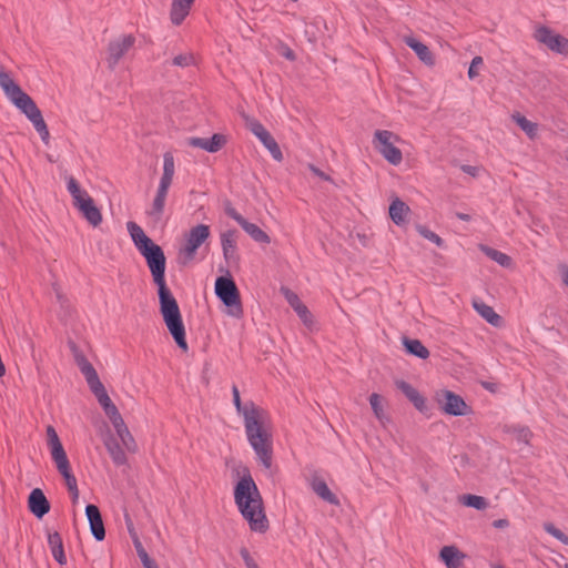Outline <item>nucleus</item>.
I'll list each match as a JSON object with an SVG mask.
<instances>
[{
	"label": "nucleus",
	"mask_w": 568,
	"mask_h": 568,
	"mask_svg": "<svg viewBox=\"0 0 568 568\" xmlns=\"http://www.w3.org/2000/svg\"><path fill=\"white\" fill-rule=\"evenodd\" d=\"M126 229L136 250L145 258L153 282L158 286L160 313L164 324L176 345L183 352H187L189 345L180 307L165 282L166 258L164 252L135 222H128Z\"/></svg>",
	"instance_id": "f257e3e1"
},
{
	"label": "nucleus",
	"mask_w": 568,
	"mask_h": 568,
	"mask_svg": "<svg viewBox=\"0 0 568 568\" xmlns=\"http://www.w3.org/2000/svg\"><path fill=\"white\" fill-rule=\"evenodd\" d=\"M233 404L242 416L247 442L257 462L267 470L273 464V434L268 413L252 400L241 402L239 388L232 387Z\"/></svg>",
	"instance_id": "f03ea898"
},
{
	"label": "nucleus",
	"mask_w": 568,
	"mask_h": 568,
	"mask_svg": "<svg viewBox=\"0 0 568 568\" xmlns=\"http://www.w3.org/2000/svg\"><path fill=\"white\" fill-rule=\"evenodd\" d=\"M69 347L73 355L75 364L78 365L79 369L81 371L88 383L90 390L93 393L100 406L102 407L105 416L111 422L123 447L131 453H135L138 449L135 439L130 433L118 407L110 398L104 385L99 378L95 368L88 361L83 352L74 342H69Z\"/></svg>",
	"instance_id": "7ed1b4c3"
},
{
	"label": "nucleus",
	"mask_w": 568,
	"mask_h": 568,
	"mask_svg": "<svg viewBox=\"0 0 568 568\" xmlns=\"http://www.w3.org/2000/svg\"><path fill=\"white\" fill-rule=\"evenodd\" d=\"M240 478L234 486V503L254 532H265L268 520L262 495L246 466L241 467Z\"/></svg>",
	"instance_id": "20e7f679"
},
{
	"label": "nucleus",
	"mask_w": 568,
	"mask_h": 568,
	"mask_svg": "<svg viewBox=\"0 0 568 568\" xmlns=\"http://www.w3.org/2000/svg\"><path fill=\"white\" fill-rule=\"evenodd\" d=\"M0 88L6 98L14 105L33 125L44 145L50 143V132L43 119L41 110L33 99L24 92L12 75L0 68Z\"/></svg>",
	"instance_id": "39448f33"
},
{
	"label": "nucleus",
	"mask_w": 568,
	"mask_h": 568,
	"mask_svg": "<svg viewBox=\"0 0 568 568\" xmlns=\"http://www.w3.org/2000/svg\"><path fill=\"white\" fill-rule=\"evenodd\" d=\"M67 190L72 197L73 206L81 213L83 219L93 227L102 223V213L95 205L94 200L83 190L73 176L67 178Z\"/></svg>",
	"instance_id": "423d86ee"
},
{
	"label": "nucleus",
	"mask_w": 568,
	"mask_h": 568,
	"mask_svg": "<svg viewBox=\"0 0 568 568\" xmlns=\"http://www.w3.org/2000/svg\"><path fill=\"white\" fill-rule=\"evenodd\" d=\"M175 174V161L172 153L168 152L163 155V171L156 189V193L152 201L151 207L148 211V215L154 221H160L163 215L165 201L169 193V189L173 182Z\"/></svg>",
	"instance_id": "0eeeda50"
},
{
	"label": "nucleus",
	"mask_w": 568,
	"mask_h": 568,
	"mask_svg": "<svg viewBox=\"0 0 568 568\" xmlns=\"http://www.w3.org/2000/svg\"><path fill=\"white\" fill-rule=\"evenodd\" d=\"M47 437L51 457L58 471L63 477L68 490H75V488H78L77 478L71 471V466L67 453L53 426L47 427Z\"/></svg>",
	"instance_id": "6e6552de"
},
{
	"label": "nucleus",
	"mask_w": 568,
	"mask_h": 568,
	"mask_svg": "<svg viewBox=\"0 0 568 568\" xmlns=\"http://www.w3.org/2000/svg\"><path fill=\"white\" fill-rule=\"evenodd\" d=\"M402 138L390 130H375L372 138L374 149L390 165L398 166L403 162V152L397 146Z\"/></svg>",
	"instance_id": "1a4fd4ad"
},
{
	"label": "nucleus",
	"mask_w": 568,
	"mask_h": 568,
	"mask_svg": "<svg viewBox=\"0 0 568 568\" xmlns=\"http://www.w3.org/2000/svg\"><path fill=\"white\" fill-rule=\"evenodd\" d=\"M211 235L210 226L206 224H196L184 234V243L179 248V261L186 265L191 263L196 255L197 250L207 241Z\"/></svg>",
	"instance_id": "9d476101"
},
{
	"label": "nucleus",
	"mask_w": 568,
	"mask_h": 568,
	"mask_svg": "<svg viewBox=\"0 0 568 568\" xmlns=\"http://www.w3.org/2000/svg\"><path fill=\"white\" fill-rule=\"evenodd\" d=\"M215 294L227 307V314L235 318L243 315L240 293L231 277L221 276L215 281Z\"/></svg>",
	"instance_id": "9b49d317"
},
{
	"label": "nucleus",
	"mask_w": 568,
	"mask_h": 568,
	"mask_svg": "<svg viewBox=\"0 0 568 568\" xmlns=\"http://www.w3.org/2000/svg\"><path fill=\"white\" fill-rule=\"evenodd\" d=\"M434 400L439 409L449 416H465L471 412L470 406L464 398L449 389L437 390L434 395Z\"/></svg>",
	"instance_id": "f8f14e48"
},
{
	"label": "nucleus",
	"mask_w": 568,
	"mask_h": 568,
	"mask_svg": "<svg viewBox=\"0 0 568 568\" xmlns=\"http://www.w3.org/2000/svg\"><path fill=\"white\" fill-rule=\"evenodd\" d=\"M243 119L246 129L260 140L264 148L271 153L272 158L277 162H282L283 153L280 145L265 126L255 118L244 115Z\"/></svg>",
	"instance_id": "ddd939ff"
},
{
	"label": "nucleus",
	"mask_w": 568,
	"mask_h": 568,
	"mask_svg": "<svg viewBox=\"0 0 568 568\" xmlns=\"http://www.w3.org/2000/svg\"><path fill=\"white\" fill-rule=\"evenodd\" d=\"M243 119L246 129L260 140L264 148L271 153L272 158L277 162H282L283 153L280 145L265 126L255 118L244 115Z\"/></svg>",
	"instance_id": "4468645a"
},
{
	"label": "nucleus",
	"mask_w": 568,
	"mask_h": 568,
	"mask_svg": "<svg viewBox=\"0 0 568 568\" xmlns=\"http://www.w3.org/2000/svg\"><path fill=\"white\" fill-rule=\"evenodd\" d=\"M243 119L246 129L260 140L264 148L271 153L272 158L277 162H282L283 153L280 145L265 126L255 118L244 115Z\"/></svg>",
	"instance_id": "2eb2a0df"
},
{
	"label": "nucleus",
	"mask_w": 568,
	"mask_h": 568,
	"mask_svg": "<svg viewBox=\"0 0 568 568\" xmlns=\"http://www.w3.org/2000/svg\"><path fill=\"white\" fill-rule=\"evenodd\" d=\"M535 40L545 45L549 51L568 55V38L555 32L546 26H539L534 32Z\"/></svg>",
	"instance_id": "dca6fc26"
},
{
	"label": "nucleus",
	"mask_w": 568,
	"mask_h": 568,
	"mask_svg": "<svg viewBox=\"0 0 568 568\" xmlns=\"http://www.w3.org/2000/svg\"><path fill=\"white\" fill-rule=\"evenodd\" d=\"M134 43L135 37L132 34H121L110 41L106 50V62L109 68L114 69Z\"/></svg>",
	"instance_id": "f3484780"
},
{
	"label": "nucleus",
	"mask_w": 568,
	"mask_h": 568,
	"mask_svg": "<svg viewBox=\"0 0 568 568\" xmlns=\"http://www.w3.org/2000/svg\"><path fill=\"white\" fill-rule=\"evenodd\" d=\"M221 246L225 262L229 265L237 264L240 257L236 246V232L234 230H227L221 234Z\"/></svg>",
	"instance_id": "a211bd4d"
},
{
	"label": "nucleus",
	"mask_w": 568,
	"mask_h": 568,
	"mask_svg": "<svg viewBox=\"0 0 568 568\" xmlns=\"http://www.w3.org/2000/svg\"><path fill=\"white\" fill-rule=\"evenodd\" d=\"M438 557L446 568H460L467 556L457 546L446 545L440 548Z\"/></svg>",
	"instance_id": "6ab92c4d"
},
{
	"label": "nucleus",
	"mask_w": 568,
	"mask_h": 568,
	"mask_svg": "<svg viewBox=\"0 0 568 568\" xmlns=\"http://www.w3.org/2000/svg\"><path fill=\"white\" fill-rule=\"evenodd\" d=\"M29 510L37 517L42 518L50 510V504L40 488L31 490L28 498Z\"/></svg>",
	"instance_id": "aec40b11"
},
{
	"label": "nucleus",
	"mask_w": 568,
	"mask_h": 568,
	"mask_svg": "<svg viewBox=\"0 0 568 568\" xmlns=\"http://www.w3.org/2000/svg\"><path fill=\"white\" fill-rule=\"evenodd\" d=\"M85 515L93 537L98 541L103 540L105 537V529L99 508L95 505H88L85 507Z\"/></svg>",
	"instance_id": "412c9836"
},
{
	"label": "nucleus",
	"mask_w": 568,
	"mask_h": 568,
	"mask_svg": "<svg viewBox=\"0 0 568 568\" xmlns=\"http://www.w3.org/2000/svg\"><path fill=\"white\" fill-rule=\"evenodd\" d=\"M195 0H172L170 21L173 26H181L191 12Z\"/></svg>",
	"instance_id": "4be33fe9"
},
{
	"label": "nucleus",
	"mask_w": 568,
	"mask_h": 568,
	"mask_svg": "<svg viewBox=\"0 0 568 568\" xmlns=\"http://www.w3.org/2000/svg\"><path fill=\"white\" fill-rule=\"evenodd\" d=\"M395 385L417 410L422 413L426 410V399L415 387L405 381H396Z\"/></svg>",
	"instance_id": "5701e85b"
},
{
	"label": "nucleus",
	"mask_w": 568,
	"mask_h": 568,
	"mask_svg": "<svg viewBox=\"0 0 568 568\" xmlns=\"http://www.w3.org/2000/svg\"><path fill=\"white\" fill-rule=\"evenodd\" d=\"M404 41L424 64L428 67H433L435 64L434 54L425 43L415 37H405Z\"/></svg>",
	"instance_id": "b1692460"
},
{
	"label": "nucleus",
	"mask_w": 568,
	"mask_h": 568,
	"mask_svg": "<svg viewBox=\"0 0 568 568\" xmlns=\"http://www.w3.org/2000/svg\"><path fill=\"white\" fill-rule=\"evenodd\" d=\"M389 217L394 224L404 225L410 214V207L399 197H395L388 209Z\"/></svg>",
	"instance_id": "393cba45"
},
{
	"label": "nucleus",
	"mask_w": 568,
	"mask_h": 568,
	"mask_svg": "<svg viewBox=\"0 0 568 568\" xmlns=\"http://www.w3.org/2000/svg\"><path fill=\"white\" fill-rule=\"evenodd\" d=\"M473 306L476 312L485 318L490 325L499 327L501 325V317L494 311V308L484 302L474 301Z\"/></svg>",
	"instance_id": "a878e982"
},
{
	"label": "nucleus",
	"mask_w": 568,
	"mask_h": 568,
	"mask_svg": "<svg viewBox=\"0 0 568 568\" xmlns=\"http://www.w3.org/2000/svg\"><path fill=\"white\" fill-rule=\"evenodd\" d=\"M511 120L526 133L530 140L538 136V123L528 120L519 112L511 114Z\"/></svg>",
	"instance_id": "bb28decb"
},
{
	"label": "nucleus",
	"mask_w": 568,
	"mask_h": 568,
	"mask_svg": "<svg viewBox=\"0 0 568 568\" xmlns=\"http://www.w3.org/2000/svg\"><path fill=\"white\" fill-rule=\"evenodd\" d=\"M369 405L372 407L374 416L377 418V420L383 426H385L386 424H388L390 422V418H389V416L387 415V413L385 412V408H384L383 397L379 394H377V393L371 394V396H369Z\"/></svg>",
	"instance_id": "cd10ccee"
},
{
	"label": "nucleus",
	"mask_w": 568,
	"mask_h": 568,
	"mask_svg": "<svg viewBox=\"0 0 568 568\" xmlns=\"http://www.w3.org/2000/svg\"><path fill=\"white\" fill-rule=\"evenodd\" d=\"M48 544L53 558L60 564L65 565L67 558L63 550L62 538L58 532H51L48 536Z\"/></svg>",
	"instance_id": "c85d7f7f"
},
{
	"label": "nucleus",
	"mask_w": 568,
	"mask_h": 568,
	"mask_svg": "<svg viewBox=\"0 0 568 568\" xmlns=\"http://www.w3.org/2000/svg\"><path fill=\"white\" fill-rule=\"evenodd\" d=\"M479 250L487 256L489 257L490 260H493L494 262H496L498 265L503 266V267H511L513 265V260L509 255H507L506 253H503L496 248H493L490 246H487V245H484V244H480L479 245Z\"/></svg>",
	"instance_id": "c756f323"
},
{
	"label": "nucleus",
	"mask_w": 568,
	"mask_h": 568,
	"mask_svg": "<svg viewBox=\"0 0 568 568\" xmlns=\"http://www.w3.org/2000/svg\"><path fill=\"white\" fill-rule=\"evenodd\" d=\"M402 343L406 352L418 358L426 359L429 356V351L424 346L419 339L404 337Z\"/></svg>",
	"instance_id": "7c9ffc66"
},
{
	"label": "nucleus",
	"mask_w": 568,
	"mask_h": 568,
	"mask_svg": "<svg viewBox=\"0 0 568 568\" xmlns=\"http://www.w3.org/2000/svg\"><path fill=\"white\" fill-rule=\"evenodd\" d=\"M313 491L323 500L332 505H338L337 497L331 491L327 484L323 479H314L311 483Z\"/></svg>",
	"instance_id": "2f4dec72"
},
{
	"label": "nucleus",
	"mask_w": 568,
	"mask_h": 568,
	"mask_svg": "<svg viewBox=\"0 0 568 568\" xmlns=\"http://www.w3.org/2000/svg\"><path fill=\"white\" fill-rule=\"evenodd\" d=\"M241 227L257 243L270 244L271 237L264 232L258 225L248 222L247 220L241 225Z\"/></svg>",
	"instance_id": "473e14b6"
},
{
	"label": "nucleus",
	"mask_w": 568,
	"mask_h": 568,
	"mask_svg": "<svg viewBox=\"0 0 568 568\" xmlns=\"http://www.w3.org/2000/svg\"><path fill=\"white\" fill-rule=\"evenodd\" d=\"M105 447L115 465L121 466L126 463L125 453L118 443L113 440L105 442Z\"/></svg>",
	"instance_id": "72a5a7b5"
},
{
	"label": "nucleus",
	"mask_w": 568,
	"mask_h": 568,
	"mask_svg": "<svg viewBox=\"0 0 568 568\" xmlns=\"http://www.w3.org/2000/svg\"><path fill=\"white\" fill-rule=\"evenodd\" d=\"M460 503L466 507L475 508L477 510H484L488 507L486 498L478 495H464L460 497Z\"/></svg>",
	"instance_id": "f704fd0d"
},
{
	"label": "nucleus",
	"mask_w": 568,
	"mask_h": 568,
	"mask_svg": "<svg viewBox=\"0 0 568 568\" xmlns=\"http://www.w3.org/2000/svg\"><path fill=\"white\" fill-rule=\"evenodd\" d=\"M195 55L191 51L179 53L172 59V64L178 68H189L195 65Z\"/></svg>",
	"instance_id": "c9c22d12"
},
{
	"label": "nucleus",
	"mask_w": 568,
	"mask_h": 568,
	"mask_svg": "<svg viewBox=\"0 0 568 568\" xmlns=\"http://www.w3.org/2000/svg\"><path fill=\"white\" fill-rule=\"evenodd\" d=\"M416 231L418 232V234L420 236H423L425 240L434 243L438 247H442L444 245L443 239L439 235H437L435 232L429 230L427 226H425L423 224H417Z\"/></svg>",
	"instance_id": "e433bc0d"
},
{
	"label": "nucleus",
	"mask_w": 568,
	"mask_h": 568,
	"mask_svg": "<svg viewBox=\"0 0 568 568\" xmlns=\"http://www.w3.org/2000/svg\"><path fill=\"white\" fill-rule=\"evenodd\" d=\"M509 432L511 433L514 438L519 444L529 445V443L532 438V433L528 427H524V426L513 427V428H510Z\"/></svg>",
	"instance_id": "4c0bfd02"
},
{
	"label": "nucleus",
	"mask_w": 568,
	"mask_h": 568,
	"mask_svg": "<svg viewBox=\"0 0 568 568\" xmlns=\"http://www.w3.org/2000/svg\"><path fill=\"white\" fill-rule=\"evenodd\" d=\"M302 323L310 329L314 331L317 328V323L311 313V311L307 308L306 305L295 311Z\"/></svg>",
	"instance_id": "58836bf2"
},
{
	"label": "nucleus",
	"mask_w": 568,
	"mask_h": 568,
	"mask_svg": "<svg viewBox=\"0 0 568 568\" xmlns=\"http://www.w3.org/2000/svg\"><path fill=\"white\" fill-rule=\"evenodd\" d=\"M227 139L224 134L215 133L209 139V145L206 152L215 153L219 152L226 144Z\"/></svg>",
	"instance_id": "ea45409f"
},
{
	"label": "nucleus",
	"mask_w": 568,
	"mask_h": 568,
	"mask_svg": "<svg viewBox=\"0 0 568 568\" xmlns=\"http://www.w3.org/2000/svg\"><path fill=\"white\" fill-rule=\"evenodd\" d=\"M134 546L138 552L139 558L141 559L144 568H159L158 565L152 560L145 549L143 548L142 544L139 541V539H135Z\"/></svg>",
	"instance_id": "a19ab883"
},
{
	"label": "nucleus",
	"mask_w": 568,
	"mask_h": 568,
	"mask_svg": "<svg viewBox=\"0 0 568 568\" xmlns=\"http://www.w3.org/2000/svg\"><path fill=\"white\" fill-rule=\"evenodd\" d=\"M282 294L284 295L285 300L287 301V303L290 304V306L294 310V311H297L298 308L303 307L305 304L301 301V298L298 297V295L296 293H294L293 291H291L290 288H286V287H283L281 290Z\"/></svg>",
	"instance_id": "79ce46f5"
},
{
	"label": "nucleus",
	"mask_w": 568,
	"mask_h": 568,
	"mask_svg": "<svg viewBox=\"0 0 568 568\" xmlns=\"http://www.w3.org/2000/svg\"><path fill=\"white\" fill-rule=\"evenodd\" d=\"M544 529L551 535L554 538L568 546V536L565 535L561 530H559L554 524L546 523L544 524Z\"/></svg>",
	"instance_id": "37998d69"
},
{
	"label": "nucleus",
	"mask_w": 568,
	"mask_h": 568,
	"mask_svg": "<svg viewBox=\"0 0 568 568\" xmlns=\"http://www.w3.org/2000/svg\"><path fill=\"white\" fill-rule=\"evenodd\" d=\"M484 61H483V58L477 55L475 57L471 62H470V65H469V69H468V78L470 80L475 79L478 77L479 74V68L483 65Z\"/></svg>",
	"instance_id": "c03bdc74"
},
{
	"label": "nucleus",
	"mask_w": 568,
	"mask_h": 568,
	"mask_svg": "<svg viewBox=\"0 0 568 568\" xmlns=\"http://www.w3.org/2000/svg\"><path fill=\"white\" fill-rule=\"evenodd\" d=\"M187 145L206 151L209 139L192 136L186 141Z\"/></svg>",
	"instance_id": "a18cd8bd"
},
{
	"label": "nucleus",
	"mask_w": 568,
	"mask_h": 568,
	"mask_svg": "<svg viewBox=\"0 0 568 568\" xmlns=\"http://www.w3.org/2000/svg\"><path fill=\"white\" fill-rule=\"evenodd\" d=\"M240 555L246 566V568H260L257 562L251 556L250 551L246 548H242L240 550Z\"/></svg>",
	"instance_id": "49530a36"
},
{
	"label": "nucleus",
	"mask_w": 568,
	"mask_h": 568,
	"mask_svg": "<svg viewBox=\"0 0 568 568\" xmlns=\"http://www.w3.org/2000/svg\"><path fill=\"white\" fill-rule=\"evenodd\" d=\"M308 169L318 179L324 180V181H332V179H331V176L328 174H326L325 172H323L322 170H320L315 165L310 164Z\"/></svg>",
	"instance_id": "de8ad7c7"
},
{
	"label": "nucleus",
	"mask_w": 568,
	"mask_h": 568,
	"mask_svg": "<svg viewBox=\"0 0 568 568\" xmlns=\"http://www.w3.org/2000/svg\"><path fill=\"white\" fill-rule=\"evenodd\" d=\"M226 213L230 217H232L240 225H242L246 221V219H244L241 214H239L234 209H227Z\"/></svg>",
	"instance_id": "09e8293b"
},
{
	"label": "nucleus",
	"mask_w": 568,
	"mask_h": 568,
	"mask_svg": "<svg viewBox=\"0 0 568 568\" xmlns=\"http://www.w3.org/2000/svg\"><path fill=\"white\" fill-rule=\"evenodd\" d=\"M493 526L498 529H503L509 526V521L507 519H497L493 523Z\"/></svg>",
	"instance_id": "8fccbe9b"
},
{
	"label": "nucleus",
	"mask_w": 568,
	"mask_h": 568,
	"mask_svg": "<svg viewBox=\"0 0 568 568\" xmlns=\"http://www.w3.org/2000/svg\"><path fill=\"white\" fill-rule=\"evenodd\" d=\"M463 171L473 176H476L478 173V169L476 166H471V165H464Z\"/></svg>",
	"instance_id": "3c124183"
},
{
	"label": "nucleus",
	"mask_w": 568,
	"mask_h": 568,
	"mask_svg": "<svg viewBox=\"0 0 568 568\" xmlns=\"http://www.w3.org/2000/svg\"><path fill=\"white\" fill-rule=\"evenodd\" d=\"M562 283L568 287V267L564 266L560 271Z\"/></svg>",
	"instance_id": "603ef678"
},
{
	"label": "nucleus",
	"mask_w": 568,
	"mask_h": 568,
	"mask_svg": "<svg viewBox=\"0 0 568 568\" xmlns=\"http://www.w3.org/2000/svg\"><path fill=\"white\" fill-rule=\"evenodd\" d=\"M70 495H71V499H72V503L73 504H77L79 501V489L75 488V490H69Z\"/></svg>",
	"instance_id": "864d4df0"
},
{
	"label": "nucleus",
	"mask_w": 568,
	"mask_h": 568,
	"mask_svg": "<svg viewBox=\"0 0 568 568\" xmlns=\"http://www.w3.org/2000/svg\"><path fill=\"white\" fill-rule=\"evenodd\" d=\"M458 219L463 220V221H469V215L468 214H463V213H459L458 215Z\"/></svg>",
	"instance_id": "5fc2aeb1"
},
{
	"label": "nucleus",
	"mask_w": 568,
	"mask_h": 568,
	"mask_svg": "<svg viewBox=\"0 0 568 568\" xmlns=\"http://www.w3.org/2000/svg\"><path fill=\"white\" fill-rule=\"evenodd\" d=\"M284 55H285L287 59H291V60H293V59H294V54H293V52H292L291 50H287V51L284 53Z\"/></svg>",
	"instance_id": "6e6d98bb"
},
{
	"label": "nucleus",
	"mask_w": 568,
	"mask_h": 568,
	"mask_svg": "<svg viewBox=\"0 0 568 568\" xmlns=\"http://www.w3.org/2000/svg\"><path fill=\"white\" fill-rule=\"evenodd\" d=\"M494 568H504L503 566L498 565V566H495Z\"/></svg>",
	"instance_id": "4d7b16f0"
},
{
	"label": "nucleus",
	"mask_w": 568,
	"mask_h": 568,
	"mask_svg": "<svg viewBox=\"0 0 568 568\" xmlns=\"http://www.w3.org/2000/svg\"><path fill=\"white\" fill-rule=\"evenodd\" d=\"M566 153H567V155H566V159H567V161H568V148H567V151H566Z\"/></svg>",
	"instance_id": "13d9d810"
}]
</instances>
